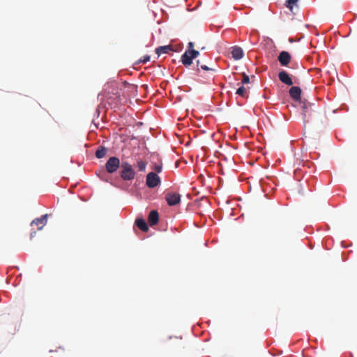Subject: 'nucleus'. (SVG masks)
<instances>
[{
	"mask_svg": "<svg viewBox=\"0 0 357 357\" xmlns=\"http://www.w3.org/2000/svg\"><path fill=\"white\" fill-rule=\"evenodd\" d=\"M35 234H36V231L31 232V238H33Z\"/></svg>",
	"mask_w": 357,
	"mask_h": 357,
	"instance_id": "nucleus-25",
	"label": "nucleus"
},
{
	"mask_svg": "<svg viewBox=\"0 0 357 357\" xmlns=\"http://www.w3.org/2000/svg\"><path fill=\"white\" fill-rule=\"evenodd\" d=\"M232 57L236 60L241 59L243 56V51L241 47H234L231 52Z\"/></svg>",
	"mask_w": 357,
	"mask_h": 357,
	"instance_id": "nucleus-12",
	"label": "nucleus"
},
{
	"mask_svg": "<svg viewBox=\"0 0 357 357\" xmlns=\"http://www.w3.org/2000/svg\"><path fill=\"white\" fill-rule=\"evenodd\" d=\"M301 90L298 86H292L289 89V95L294 100H298L301 98Z\"/></svg>",
	"mask_w": 357,
	"mask_h": 357,
	"instance_id": "nucleus-10",
	"label": "nucleus"
},
{
	"mask_svg": "<svg viewBox=\"0 0 357 357\" xmlns=\"http://www.w3.org/2000/svg\"><path fill=\"white\" fill-rule=\"evenodd\" d=\"M47 214L42 215L39 218H36L31 222V225L36 226L38 227V230H40L43 229V227L46 225L47 222Z\"/></svg>",
	"mask_w": 357,
	"mask_h": 357,
	"instance_id": "nucleus-7",
	"label": "nucleus"
},
{
	"mask_svg": "<svg viewBox=\"0 0 357 357\" xmlns=\"http://www.w3.org/2000/svg\"><path fill=\"white\" fill-rule=\"evenodd\" d=\"M159 215L157 211L153 210L150 212L148 221L151 226L155 225L158 222Z\"/></svg>",
	"mask_w": 357,
	"mask_h": 357,
	"instance_id": "nucleus-9",
	"label": "nucleus"
},
{
	"mask_svg": "<svg viewBox=\"0 0 357 357\" xmlns=\"http://www.w3.org/2000/svg\"><path fill=\"white\" fill-rule=\"evenodd\" d=\"M302 109L303 118L305 123L314 119L318 114L317 107L310 102H304Z\"/></svg>",
	"mask_w": 357,
	"mask_h": 357,
	"instance_id": "nucleus-1",
	"label": "nucleus"
},
{
	"mask_svg": "<svg viewBox=\"0 0 357 357\" xmlns=\"http://www.w3.org/2000/svg\"><path fill=\"white\" fill-rule=\"evenodd\" d=\"M189 51V54H191V57H192V59H195L196 57H197L199 54V52L197 51V50H188Z\"/></svg>",
	"mask_w": 357,
	"mask_h": 357,
	"instance_id": "nucleus-20",
	"label": "nucleus"
},
{
	"mask_svg": "<svg viewBox=\"0 0 357 357\" xmlns=\"http://www.w3.org/2000/svg\"><path fill=\"white\" fill-rule=\"evenodd\" d=\"M243 79L241 81L242 84H248L250 82V77L248 75H247L245 73H243Z\"/></svg>",
	"mask_w": 357,
	"mask_h": 357,
	"instance_id": "nucleus-21",
	"label": "nucleus"
},
{
	"mask_svg": "<svg viewBox=\"0 0 357 357\" xmlns=\"http://www.w3.org/2000/svg\"><path fill=\"white\" fill-rule=\"evenodd\" d=\"M165 199L169 206H175L180 203L181 195L177 192H169L165 195Z\"/></svg>",
	"mask_w": 357,
	"mask_h": 357,
	"instance_id": "nucleus-5",
	"label": "nucleus"
},
{
	"mask_svg": "<svg viewBox=\"0 0 357 357\" xmlns=\"http://www.w3.org/2000/svg\"><path fill=\"white\" fill-rule=\"evenodd\" d=\"M106 153L107 149L105 146H100L96 152V156L98 158H102L106 155Z\"/></svg>",
	"mask_w": 357,
	"mask_h": 357,
	"instance_id": "nucleus-15",
	"label": "nucleus"
},
{
	"mask_svg": "<svg viewBox=\"0 0 357 357\" xmlns=\"http://www.w3.org/2000/svg\"><path fill=\"white\" fill-rule=\"evenodd\" d=\"M172 50L171 45L160 46L155 50V53L160 56L162 54H167Z\"/></svg>",
	"mask_w": 357,
	"mask_h": 357,
	"instance_id": "nucleus-14",
	"label": "nucleus"
},
{
	"mask_svg": "<svg viewBox=\"0 0 357 357\" xmlns=\"http://www.w3.org/2000/svg\"><path fill=\"white\" fill-rule=\"evenodd\" d=\"M236 93L242 97H245L247 95L246 89L243 86H241L236 90Z\"/></svg>",
	"mask_w": 357,
	"mask_h": 357,
	"instance_id": "nucleus-16",
	"label": "nucleus"
},
{
	"mask_svg": "<svg viewBox=\"0 0 357 357\" xmlns=\"http://www.w3.org/2000/svg\"><path fill=\"white\" fill-rule=\"evenodd\" d=\"M188 50H194V43L189 42L188 45Z\"/></svg>",
	"mask_w": 357,
	"mask_h": 357,
	"instance_id": "nucleus-24",
	"label": "nucleus"
},
{
	"mask_svg": "<svg viewBox=\"0 0 357 357\" xmlns=\"http://www.w3.org/2000/svg\"><path fill=\"white\" fill-rule=\"evenodd\" d=\"M296 1H297V0H287L286 3H285V6L290 10H292L294 6L296 3Z\"/></svg>",
	"mask_w": 357,
	"mask_h": 357,
	"instance_id": "nucleus-17",
	"label": "nucleus"
},
{
	"mask_svg": "<svg viewBox=\"0 0 357 357\" xmlns=\"http://www.w3.org/2000/svg\"><path fill=\"white\" fill-rule=\"evenodd\" d=\"M188 53H189V51L187 50L181 56V61L185 67L190 66L192 64V60H193L192 57H191V54H189Z\"/></svg>",
	"mask_w": 357,
	"mask_h": 357,
	"instance_id": "nucleus-11",
	"label": "nucleus"
},
{
	"mask_svg": "<svg viewBox=\"0 0 357 357\" xmlns=\"http://www.w3.org/2000/svg\"><path fill=\"white\" fill-rule=\"evenodd\" d=\"M135 224L137 226V227L143 231H147L149 230V227L146 221L142 218L137 219L135 220Z\"/></svg>",
	"mask_w": 357,
	"mask_h": 357,
	"instance_id": "nucleus-13",
	"label": "nucleus"
},
{
	"mask_svg": "<svg viewBox=\"0 0 357 357\" xmlns=\"http://www.w3.org/2000/svg\"><path fill=\"white\" fill-rule=\"evenodd\" d=\"M119 167H121L120 160L114 156L109 158L105 164L106 170L110 174L115 172Z\"/></svg>",
	"mask_w": 357,
	"mask_h": 357,
	"instance_id": "nucleus-3",
	"label": "nucleus"
},
{
	"mask_svg": "<svg viewBox=\"0 0 357 357\" xmlns=\"http://www.w3.org/2000/svg\"><path fill=\"white\" fill-rule=\"evenodd\" d=\"M197 65L198 67H200V68L204 70L215 71V70L213 68H209L206 65L201 64L199 60L197 61Z\"/></svg>",
	"mask_w": 357,
	"mask_h": 357,
	"instance_id": "nucleus-18",
	"label": "nucleus"
},
{
	"mask_svg": "<svg viewBox=\"0 0 357 357\" xmlns=\"http://www.w3.org/2000/svg\"><path fill=\"white\" fill-rule=\"evenodd\" d=\"M160 178L155 172H149L146 175V185L153 188L160 184Z\"/></svg>",
	"mask_w": 357,
	"mask_h": 357,
	"instance_id": "nucleus-4",
	"label": "nucleus"
},
{
	"mask_svg": "<svg viewBox=\"0 0 357 357\" xmlns=\"http://www.w3.org/2000/svg\"><path fill=\"white\" fill-rule=\"evenodd\" d=\"M153 169H154L156 172L160 173V172H161V171H162V166H161V165H155L154 166V167H153Z\"/></svg>",
	"mask_w": 357,
	"mask_h": 357,
	"instance_id": "nucleus-23",
	"label": "nucleus"
},
{
	"mask_svg": "<svg viewBox=\"0 0 357 357\" xmlns=\"http://www.w3.org/2000/svg\"><path fill=\"white\" fill-rule=\"evenodd\" d=\"M279 79L284 84L291 86L293 84V82L289 75L284 70H282L278 73Z\"/></svg>",
	"mask_w": 357,
	"mask_h": 357,
	"instance_id": "nucleus-8",
	"label": "nucleus"
},
{
	"mask_svg": "<svg viewBox=\"0 0 357 357\" xmlns=\"http://www.w3.org/2000/svg\"><path fill=\"white\" fill-rule=\"evenodd\" d=\"M121 177L125 181H131L135 178V172L132 166L128 162H123L121 164Z\"/></svg>",
	"mask_w": 357,
	"mask_h": 357,
	"instance_id": "nucleus-2",
	"label": "nucleus"
},
{
	"mask_svg": "<svg viewBox=\"0 0 357 357\" xmlns=\"http://www.w3.org/2000/svg\"><path fill=\"white\" fill-rule=\"evenodd\" d=\"M146 164L144 161L139 160L137 162V167L139 171H144L146 169Z\"/></svg>",
	"mask_w": 357,
	"mask_h": 357,
	"instance_id": "nucleus-19",
	"label": "nucleus"
},
{
	"mask_svg": "<svg viewBox=\"0 0 357 357\" xmlns=\"http://www.w3.org/2000/svg\"><path fill=\"white\" fill-rule=\"evenodd\" d=\"M150 61V56L149 55H144L140 60L139 63H146Z\"/></svg>",
	"mask_w": 357,
	"mask_h": 357,
	"instance_id": "nucleus-22",
	"label": "nucleus"
},
{
	"mask_svg": "<svg viewBox=\"0 0 357 357\" xmlns=\"http://www.w3.org/2000/svg\"><path fill=\"white\" fill-rule=\"evenodd\" d=\"M291 56L288 52L282 51L278 56V61L282 66H287L291 61Z\"/></svg>",
	"mask_w": 357,
	"mask_h": 357,
	"instance_id": "nucleus-6",
	"label": "nucleus"
}]
</instances>
